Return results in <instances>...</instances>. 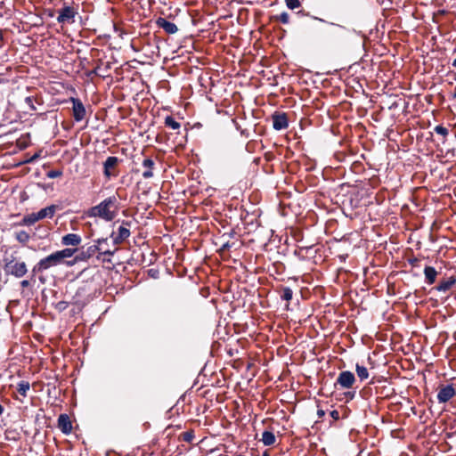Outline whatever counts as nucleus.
I'll return each mask as SVG.
<instances>
[{"label": "nucleus", "mask_w": 456, "mask_h": 456, "mask_svg": "<svg viewBox=\"0 0 456 456\" xmlns=\"http://www.w3.org/2000/svg\"><path fill=\"white\" fill-rule=\"evenodd\" d=\"M14 237L17 241H19L23 246L27 245V243L31 239V235L24 230L16 231L14 232Z\"/></svg>", "instance_id": "nucleus-27"}, {"label": "nucleus", "mask_w": 456, "mask_h": 456, "mask_svg": "<svg viewBox=\"0 0 456 456\" xmlns=\"http://www.w3.org/2000/svg\"><path fill=\"white\" fill-rule=\"evenodd\" d=\"M434 130L436 134H441L444 137L448 135V129L443 126H436Z\"/></svg>", "instance_id": "nucleus-37"}, {"label": "nucleus", "mask_w": 456, "mask_h": 456, "mask_svg": "<svg viewBox=\"0 0 456 456\" xmlns=\"http://www.w3.org/2000/svg\"><path fill=\"white\" fill-rule=\"evenodd\" d=\"M452 65V67L456 68V58L453 60Z\"/></svg>", "instance_id": "nucleus-49"}, {"label": "nucleus", "mask_w": 456, "mask_h": 456, "mask_svg": "<svg viewBox=\"0 0 456 456\" xmlns=\"http://www.w3.org/2000/svg\"><path fill=\"white\" fill-rule=\"evenodd\" d=\"M169 202L172 203V206H168V204H166L163 201H156V205L159 206L161 210H165L166 208H169L170 210L174 208V213L177 214L179 212L183 213L185 211L186 208H187V205L191 201H183V207H181L180 205L174 206L178 201L172 200V201H169Z\"/></svg>", "instance_id": "nucleus-19"}, {"label": "nucleus", "mask_w": 456, "mask_h": 456, "mask_svg": "<svg viewBox=\"0 0 456 456\" xmlns=\"http://www.w3.org/2000/svg\"><path fill=\"white\" fill-rule=\"evenodd\" d=\"M317 415L319 418H322L325 415V411L322 409H318Z\"/></svg>", "instance_id": "nucleus-45"}, {"label": "nucleus", "mask_w": 456, "mask_h": 456, "mask_svg": "<svg viewBox=\"0 0 456 456\" xmlns=\"http://www.w3.org/2000/svg\"><path fill=\"white\" fill-rule=\"evenodd\" d=\"M273 126L275 130L286 129L289 126L286 113L275 112L273 117Z\"/></svg>", "instance_id": "nucleus-16"}, {"label": "nucleus", "mask_w": 456, "mask_h": 456, "mask_svg": "<svg viewBox=\"0 0 456 456\" xmlns=\"http://www.w3.org/2000/svg\"><path fill=\"white\" fill-rule=\"evenodd\" d=\"M94 247L99 248L96 249V253H98L97 259H102L103 262H110V257L118 250L117 246H113V248H110L108 243V238L98 239L95 240Z\"/></svg>", "instance_id": "nucleus-6"}, {"label": "nucleus", "mask_w": 456, "mask_h": 456, "mask_svg": "<svg viewBox=\"0 0 456 456\" xmlns=\"http://www.w3.org/2000/svg\"><path fill=\"white\" fill-rule=\"evenodd\" d=\"M4 412V407L0 404V415H2Z\"/></svg>", "instance_id": "nucleus-48"}, {"label": "nucleus", "mask_w": 456, "mask_h": 456, "mask_svg": "<svg viewBox=\"0 0 456 456\" xmlns=\"http://www.w3.org/2000/svg\"><path fill=\"white\" fill-rule=\"evenodd\" d=\"M58 428L65 435H69L72 431V423L68 414H60L57 420Z\"/></svg>", "instance_id": "nucleus-17"}, {"label": "nucleus", "mask_w": 456, "mask_h": 456, "mask_svg": "<svg viewBox=\"0 0 456 456\" xmlns=\"http://www.w3.org/2000/svg\"><path fill=\"white\" fill-rule=\"evenodd\" d=\"M280 297L282 300L290 301L293 297V291L289 287H281L280 289Z\"/></svg>", "instance_id": "nucleus-31"}, {"label": "nucleus", "mask_w": 456, "mask_h": 456, "mask_svg": "<svg viewBox=\"0 0 456 456\" xmlns=\"http://www.w3.org/2000/svg\"><path fill=\"white\" fill-rule=\"evenodd\" d=\"M183 441L191 443L195 437L193 430H189L182 433L181 435Z\"/></svg>", "instance_id": "nucleus-34"}, {"label": "nucleus", "mask_w": 456, "mask_h": 456, "mask_svg": "<svg viewBox=\"0 0 456 456\" xmlns=\"http://www.w3.org/2000/svg\"><path fill=\"white\" fill-rule=\"evenodd\" d=\"M330 28L327 29V40L332 44H340L344 42L350 30L345 26L330 22Z\"/></svg>", "instance_id": "nucleus-3"}, {"label": "nucleus", "mask_w": 456, "mask_h": 456, "mask_svg": "<svg viewBox=\"0 0 456 456\" xmlns=\"http://www.w3.org/2000/svg\"><path fill=\"white\" fill-rule=\"evenodd\" d=\"M29 387L30 384L28 381L21 380L17 384V392L23 397H26Z\"/></svg>", "instance_id": "nucleus-30"}, {"label": "nucleus", "mask_w": 456, "mask_h": 456, "mask_svg": "<svg viewBox=\"0 0 456 456\" xmlns=\"http://www.w3.org/2000/svg\"><path fill=\"white\" fill-rule=\"evenodd\" d=\"M346 256H347V255L346 256H340V258H343V260H346Z\"/></svg>", "instance_id": "nucleus-54"}, {"label": "nucleus", "mask_w": 456, "mask_h": 456, "mask_svg": "<svg viewBox=\"0 0 456 456\" xmlns=\"http://www.w3.org/2000/svg\"><path fill=\"white\" fill-rule=\"evenodd\" d=\"M233 244L234 243H230L229 241L224 242L222 245V247L220 248V251L221 252L228 251L233 246Z\"/></svg>", "instance_id": "nucleus-40"}, {"label": "nucleus", "mask_w": 456, "mask_h": 456, "mask_svg": "<svg viewBox=\"0 0 456 456\" xmlns=\"http://www.w3.org/2000/svg\"><path fill=\"white\" fill-rule=\"evenodd\" d=\"M273 19L281 21L283 24H288L289 22V15L286 12H283L280 15L273 17Z\"/></svg>", "instance_id": "nucleus-35"}, {"label": "nucleus", "mask_w": 456, "mask_h": 456, "mask_svg": "<svg viewBox=\"0 0 456 456\" xmlns=\"http://www.w3.org/2000/svg\"><path fill=\"white\" fill-rule=\"evenodd\" d=\"M456 395V391L452 385L442 386L437 394L439 403H447Z\"/></svg>", "instance_id": "nucleus-15"}, {"label": "nucleus", "mask_w": 456, "mask_h": 456, "mask_svg": "<svg viewBox=\"0 0 456 456\" xmlns=\"http://www.w3.org/2000/svg\"><path fill=\"white\" fill-rule=\"evenodd\" d=\"M58 257L60 258L61 264L63 265H66V263L68 261H66L65 259L66 258H69L71 256H73L76 253L77 254L78 252V248H65L61 250H58V251H55Z\"/></svg>", "instance_id": "nucleus-22"}, {"label": "nucleus", "mask_w": 456, "mask_h": 456, "mask_svg": "<svg viewBox=\"0 0 456 456\" xmlns=\"http://www.w3.org/2000/svg\"><path fill=\"white\" fill-rule=\"evenodd\" d=\"M118 210L115 201H101L99 205L88 210V216L100 217L105 221H112L118 215Z\"/></svg>", "instance_id": "nucleus-1"}, {"label": "nucleus", "mask_w": 456, "mask_h": 456, "mask_svg": "<svg viewBox=\"0 0 456 456\" xmlns=\"http://www.w3.org/2000/svg\"><path fill=\"white\" fill-rule=\"evenodd\" d=\"M39 221V218L37 216V213H31L28 215H26L19 223L18 225H32L35 223Z\"/></svg>", "instance_id": "nucleus-29"}, {"label": "nucleus", "mask_w": 456, "mask_h": 456, "mask_svg": "<svg viewBox=\"0 0 456 456\" xmlns=\"http://www.w3.org/2000/svg\"><path fill=\"white\" fill-rule=\"evenodd\" d=\"M288 8L294 10L300 7L301 3L299 0H285Z\"/></svg>", "instance_id": "nucleus-36"}, {"label": "nucleus", "mask_w": 456, "mask_h": 456, "mask_svg": "<svg viewBox=\"0 0 456 456\" xmlns=\"http://www.w3.org/2000/svg\"><path fill=\"white\" fill-rule=\"evenodd\" d=\"M330 417H331L334 420H338V419H339V418H340V413H339V411H337V410H333V411H331L330 412Z\"/></svg>", "instance_id": "nucleus-42"}, {"label": "nucleus", "mask_w": 456, "mask_h": 456, "mask_svg": "<svg viewBox=\"0 0 456 456\" xmlns=\"http://www.w3.org/2000/svg\"><path fill=\"white\" fill-rule=\"evenodd\" d=\"M224 456H228V455H224Z\"/></svg>", "instance_id": "nucleus-56"}, {"label": "nucleus", "mask_w": 456, "mask_h": 456, "mask_svg": "<svg viewBox=\"0 0 456 456\" xmlns=\"http://www.w3.org/2000/svg\"><path fill=\"white\" fill-rule=\"evenodd\" d=\"M62 265L60 258L58 257L56 252L50 254L49 256L42 258L32 268V277L36 276L38 273H42L45 271Z\"/></svg>", "instance_id": "nucleus-4"}, {"label": "nucleus", "mask_w": 456, "mask_h": 456, "mask_svg": "<svg viewBox=\"0 0 456 456\" xmlns=\"http://www.w3.org/2000/svg\"><path fill=\"white\" fill-rule=\"evenodd\" d=\"M156 23L159 28H163L167 34H175L178 31V28L175 23L170 22L164 18H159Z\"/></svg>", "instance_id": "nucleus-21"}, {"label": "nucleus", "mask_w": 456, "mask_h": 456, "mask_svg": "<svg viewBox=\"0 0 456 456\" xmlns=\"http://www.w3.org/2000/svg\"><path fill=\"white\" fill-rule=\"evenodd\" d=\"M96 249H98L94 245L89 246L86 249L84 248L82 250H78L77 254L74 256L73 260H70L66 263V265L72 266L77 262L87 261L89 258L93 257L96 254Z\"/></svg>", "instance_id": "nucleus-9"}, {"label": "nucleus", "mask_w": 456, "mask_h": 456, "mask_svg": "<svg viewBox=\"0 0 456 456\" xmlns=\"http://www.w3.org/2000/svg\"><path fill=\"white\" fill-rule=\"evenodd\" d=\"M261 441L266 446L273 445L276 442V437L272 431L265 430L262 433Z\"/></svg>", "instance_id": "nucleus-28"}, {"label": "nucleus", "mask_w": 456, "mask_h": 456, "mask_svg": "<svg viewBox=\"0 0 456 456\" xmlns=\"http://www.w3.org/2000/svg\"><path fill=\"white\" fill-rule=\"evenodd\" d=\"M73 103V117L76 121H81L86 116V109L79 99L71 98Z\"/></svg>", "instance_id": "nucleus-18"}, {"label": "nucleus", "mask_w": 456, "mask_h": 456, "mask_svg": "<svg viewBox=\"0 0 456 456\" xmlns=\"http://www.w3.org/2000/svg\"><path fill=\"white\" fill-rule=\"evenodd\" d=\"M82 241L81 236L77 233H68L61 238V244L63 246H74L80 245Z\"/></svg>", "instance_id": "nucleus-20"}, {"label": "nucleus", "mask_w": 456, "mask_h": 456, "mask_svg": "<svg viewBox=\"0 0 456 456\" xmlns=\"http://www.w3.org/2000/svg\"><path fill=\"white\" fill-rule=\"evenodd\" d=\"M437 274V271L433 266L427 265L424 268L425 281L428 285H432L436 282Z\"/></svg>", "instance_id": "nucleus-23"}, {"label": "nucleus", "mask_w": 456, "mask_h": 456, "mask_svg": "<svg viewBox=\"0 0 456 456\" xmlns=\"http://www.w3.org/2000/svg\"><path fill=\"white\" fill-rule=\"evenodd\" d=\"M346 256H347V255L346 256H340V258H343V260H346Z\"/></svg>", "instance_id": "nucleus-53"}, {"label": "nucleus", "mask_w": 456, "mask_h": 456, "mask_svg": "<svg viewBox=\"0 0 456 456\" xmlns=\"http://www.w3.org/2000/svg\"><path fill=\"white\" fill-rule=\"evenodd\" d=\"M4 270L5 274L21 278L28 273L27 265L24 261L12 259L5 260Z\"/></svg>", "instance_id": "nucleus-5"}, {"label": "nucleus", "mask_w": 456, "mask_h": 456, "mask_svg": "<svg viewBox=\"0 0 456 456\" xmlns=\"http://www.w3.org/2000/svg\"><path fill=\"white\" fill-rule=\"evenodd\" d=\"M128 226H130V222L123 221L118 230L111 232L110 238L112 239L113 246L118 247L130 236L131 232Z\"/></svg>", "instance_id": "nucleus-7"}, {"label": "nucleus", "mask_w": 456, "mask_h": 456, "mask_svg": "<svg viewBox=\"0 0 456 456\" xmlns=\"http://www.w3.org/2000/svg\"><path fill=\"white\" fill-rule=\"evenodd\" d=\"M165 126L167 127H170L173 130L179 129L181 125L179 122H177L173 117L167 116L165 118Z\"/></svg>", "instance_id": "nucleus-33"}, {"label": "nucleus", "mask_w": 456, "mask_h": 456, "mask_svg": "<svg viewBox=\"0 0 456 456\" xmlns=\"http://www.w3.org/2000/svg\"><path fill=\"white\" fill-rule=\"evenodd\" d=\"M355 382L356 379L353 372L349 370H343L338 374L335 387L339 386L342 389H349L353 387Z\"/></svg>", "instance_id": "nucleus-8"}, {"label": "nucleus", "mask_w": 456, "mask_h": 456, "mask_svg": "<svg viewBox=\"0 0 456 456\" xmlns=\"http://www.w3.org/2000/svg\"><path fill=\"white\" fill-rule=\"evenodd\" d=\"M57 21L59 23H69L74 21V17L77 14L75 9L71 6H64L58 11Z\"/></svg>", "instance_id": "nucleus-12"}, {"label": "nucleus", "mask_w": 456, "mask_h": 456, "mask_svg": "<svg viewBox=\"0 0 456 456\" xmlns=\"http://www.w3.org/2000/svg\"><path fill=\"white\" fill-rule=\"evenodd\" d=\"M455 433H456V431H455Z\"/></svg>", "instance_id": "nucleus-57"}, {"label": "nucleus", "mask_w": 456, "mask_h": 456, "mask_svg": "<svg viewBox=\"0 0 456 456\" xmlns=\"http://www.w3.org/2000/svg\"><path fill=\"white\" fill-rule=\"evenodd\" d=\"M39 157V154L38 153H36L35 155H33L29 160L28 162H33L35 161L37 158Z\"/></svg>", "instance_id": "nucleus-46"}, {"label": "nucleus", "mask_w": 456, "mask_h": 456, "mask_svg": "<svg viewBox=\"0 0 456 456\" xmlns=\"http://www.w3.org/2000/svg\"><path fill=\"white\" fill-rule=\"evenodd\" d=\"M30 285V282L28 280H23L20 281V286L22 288H28Z\"/></svg>", "instance_id": "nucleus-44"}, {"label": "nucleus", "mask_w": 456, "mask_h": 456, "mask_svg": "<svg viewBox=\"0 0 456 456\" xmlns=\"http://www.w3.org/2000/svg\"><path fill=\"white\" fill-rule=\"evenodd\" d=\"M338 206L343 214L350 219L360 217L366 211V205L362 201H341Z\"/></svg>", "instance_id": "nucleus-2"}, {"label": "nucleus", "mask_w": 456, "mask_h": 456, "mask_svg": "<svg viewBox=\"0 0 456 456\" xmlns=\"http://www.w3.org/2000/svg\"><path fill=\"white\" fill-rule=\"evenodd\" d=\"M355 370H356L358 378L361 380H364L369 378V371L365 366H362V365H360L357 363L355 366Z\"/></svg>", "instance_id": "nucleus-32"}, {"label": "nucleus", "mask_w": 456, "mask_h": 456, "mask_svg": "<svg viewBox=\"0 0 456 456\" xmlns=\"http://www.w3.org/2000/svg\"><path fill=\"white\" fill-rule=\"evenodd\" d=\"M57 207L55 205L48 206L37 212L39 220L52 218L54 216Z\"/></svg>", "instance_id": "nucleus-26"}, {"label": "nucleus", "mask_w": 456, "mask_h": 456, "mask_svg": "<svg viewBox=\"0 0 456 456\" xmlns=\"http://www.w3.org/2000/svg\"><path fill=\"white\" fill-rule=\"evenodd\" d=\"M346 395H349L350 398H353L354 395V393L348 392V393H346Z\"/></svg>", "instance_id": "nucleus-47"}, {"label": "nucleus", "mask_w": 456, "mask_h": 456, "mask_svg": "<svg viewBox=\"0 0 456 456\" xmlns=\"http://www.w3.org/2000/svg\"><path fill=\"white\" fill-rule=\"evenodd\" d=\"M393 394H394V391L391 394H387L386 396L388 397V396H390Z\"/></svg>", "instance_id": "nucleus-52"}, {"label": "nucleus", "mask_w": 456, "mask_h": 456, "mask_svg": "<svg viewBox=\"0 0 456 456\" xmlns=\"http://www.w3.org/2000/svg\"><path fill=\"white\" fill-rule=\"evenodd\" d=\"M228 204L224 203V206L227 208V210L229 213H226L225 216H227L230 219L232 217L238 216V214L240 213V201H228Z\"/></svg>", "instance_id": "nucleus-24"}, {"label": "nucleus", "mask_w": 456, "mask_h": 456, "mask_svg": "<svg viewBox=\"0 0 456 456\" xmlns=\"http://www.w3.org/2000/svg\"><path fill=\"white\" fill-rule=\"evenodd\" d=\"M120 159L118 157H108L105 162L103 163V174L107 177L117 176L118 171L117 167Z\"/></svg>", "instance_id": "nucleus-11"}, {"label": "nucleus", "mask_w": 456, "mask_h": 456, "mask_svg": "<svg viewBox=\"0 0 456 456\" xmlns=\"http://www.w3.org/2000/svg\"><path fill=\"white\" fill-rule=\"evenodd\" d=\"M155 166V162L151 159H145L142 161V167L144 171L142 172V176L146 179L153 176L152 169Z\"/></svg>", "instance_id": "nucleus-25"}, {"label": "nucleus", "mask_w": 456, "mask_h": 456, "mask_svg": "<svg viewBox=\"0 0 456 456\" xmlns=\"http://www.w3.org/2000/svg\"><path fill=\"white\" fill-rule=\"evenodd\" d=\"M314 19H315V20H320V21H322V22H324V21H325L324 20H322V19H321V18L314 17Z\"/></svg>", "instance_id": "nucleus-51"}, {"label": "nucleus", "mask_w": 456, "mask_h": 456, "mask_svg": "<svg viewBox=\"0 0 456 456\" xmlns=\"http://www.w3.org/2000/svg\"><path fill=\"white\" fill-rule=\"evenodd\" d=\"M455 285H456V276L452 275V276L447 277V278H443L438 282V284L433 288V289H435V290H436L438 292L447 293Z\"/></svg>", "instance_id": "nucleus-14"}, {"label": "nucleus", "mask_w": 456, "mask_h": 456, "mask_svg": "<svg viewBox=\"0 0 456 456\" xmlns=\"http://www.w3.org/2000/svg\"><path fill=\"white\" fill-rule=\"evenodd\" d=\"M452 98L456 100V86H455V91H454V93L452 94Z\"/></svg>", "instance_id": "nucleus-50"}, {"label": "nucleus", "mask_w": 456, "mask_h": 456, "mask_svg": "<svg viewBox=\"0 0 456 456\" xmlns=\"http://www.w3.org/2000/svg\"><path fill=\"white\" fill-rule=\"evenodd\" d=\"M248 207L245 205H241L240 208V213L238 214V217L240 219L246 220L250 215L254 217L259 216V209L256 208V205L254 201H248Z\"/></svg>", "instance_id": "nucleus-13"}, {"label": "nucleus", "mask_w": 456, "mask_h": 456, "mask_svg": "<svg viewBox=\"0 0 456 456\" xmlns=\"http://www.w3.org/2000/svg\"><path fill=\"white\" fill-rule=\"evenodd\" d=\"M279 211L282 216H288L289 215H301L300 205L298 201H289L288 204H286L285 201H279Z\"/></svg>", "instance_id": "nucleus-10"}, {"label": "nucleus", "mask_w": 456, "mask_h": 456, "mask_svg": "<svg viewBox=\"0 0 456 456\" xmlns=\"http://www.w3.org/2000/svg\"><path fill=\"white\" fill-rule=\"evenodd\" d=\"M85 292H86V285L77 289V290L76 292V295H75V297H79L83 296V294Z\"/></svg>", "instance_id": "nucleus-41"}, {"label": "nucleus", "mask_w": 456, "mask_h": 456, "mask_svg": "<svg viewBox=\"0 0 456 456\" xmlns=\"http://www.w3.org/2000/svg\"><path fill=\"white\" fill-rule=\"evenodd\" d=\"M313 247H314V244L305 243V245L300 246L299 248L295 251V255L300 256V254L303 250L307 251L308 249L312 248Z\"/></svg>", "instance_id": "nucleus-38"}, {"label": "nucleus", "mask_w": 456, "mask_h": 456, "mask_svg": "<svg viewBox=\"0 0 456 456\" xmlns=\"http://www.w3.org/2000/svg\"><path fill=\"white\" fill-rule=\"evenodd\" d=\"M412 203H414L416 205V207H418L419 205L416 204V201L415 200H412Z\"/></svg>", "instance_id": "nucleus-55"}, {"label": "nucleus", "mask_w": 456, "mask_h": 456, "mask_svg": "<svg viewBox=\"0 0 456 456\" xmlns=\"http://www.w3.org/2000/svg\"><path fill=\"white\" fill-rule=\"evenodd\" d=\"M409 263H410V265L412 267H418L419 266V259L417 258V257L410 258L409 259Z\"/></svg>", "instance_id": "nucleus-43"}, {"label": "nucleus", "mask_w": 456, "mask_h": 456, "mask_svg": "<svg viewBox=\"0 0 456 456\" xmlns=\"http://www.w3.org/2000/svg\"><path fill=\"white\" fill-rule=\"evenodd\" d=\"M61 175H62V172L61 170H58V169L51 170V171H49L47 173V176L49 178L60 177Z\"/></svg>", "instance_id": "nucleus-39"}]
</instances>
